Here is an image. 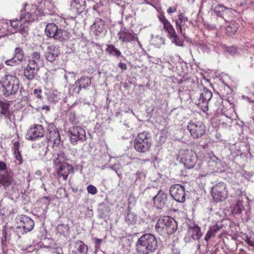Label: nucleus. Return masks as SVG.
Returning <instances> with one entry per match:
<instances>
[{
	"instance_id": "nucleus-4",
	"label": "nucleus",
	"mask_w": 254,
	"mask_h": 254,
	"mask_svg": "<svg viewBox=\"0 0 254 254\" xmlns=\"http://www.w3.org/2000/svg\"><path fill=\"white\" fill-rule=\"evenodd\" d=\"M65 161V154L62 151L57 153V157L53 160L54 168L64 180L67 179L70 171L72 170V166Z\"/></svg>"
},
{
	"instance_id": "nucleus-19",
	"label": "nucleus",
	"mask_w": 254,
	"mask_h": 254,
	"mask_svg": "<svg viewBox=\"0 0 254 254\" xmlns=\"http://www.w3.org/2000/svg\"><path fill=\"white\" fill-rule=\"evenodd\" d=\"M18 227L23 229L22 234L26 233L31 231L34 226V222L33 220L29 217L25 215H21L19 219Z\"/></svg>"
},
{
	"instance_id": "nucleus-16",
	"label": "nucleus",
	"mask_w": 254,
	"mask_h": 254,
	"mask_svg": "<svg viewBox=\"0 0 254 254\" xmlns=\"http://www.w3.org/2000/svg\"><path fill=\"white\" fill-rule=\"evenodd\" d=\"M119 39L122 42H131L134 41H138L137 35L131 30L122 27L118 34Z\"/></svg>"
},
{
	"instance_id": "nucleus-60",
	"label": "nucleus",
	"mask_w": 254,
	"mask_h": 254,
	"mask_svg": "<svg viewBox=\"0 0 254 254\" xmlns=\"http://www.w3.org/2000/svg\"><path fill=\"white\" fill-rule=\"evenodd\" d=\"M157 39L158 40V41L161 45H165V40L163 37H157Z\"/></svg>"
},
{
	"instance_id": "nucleus-40",
	"label": "nucleus",
	"mask_w": 254,
	"mask_h": 254,
	"mask_svg": "<svg viewBox=\"0 0 254 254\" xmlns=\"http://www.w3.org/2000/svg\"><path fill=\"white\" fill-rule=\"evenodd\" d=\"M57 231L61 235H67L69 232V227L66 224H59L57 227Z\"/></svg>"
},
{
	"instance_id": "nucleus-13",
	"label": "nucleus",
	"mask_w": 254,
	"mask_h": 254,
	"mask_svg": "<svg viewBox=\"0 0 254 254\" xmlns=\"http://www.w3.org/2000/svg\"><path fill=\"white\" fill-rule=\"evenodd\" d=\"M212 95L211 91L205 87H203V90H201L198 101L196 104L203 112L206 113L208 111V103Z\"/></svg>"
},
{
	"instance_id": "nucleus-59",
	"label": "nucleus",
	"mask_w": 254,
	"mask_h": 254,
	"mask_svg": "<svg viewBox=\"0 0 254 254\" xmlns=\"http://www.w3.org/2000/svg\"><path fill=\"white\" fill-rule=\"evenodd\" d=\"M177 10L176 7H169L167 9V12L168 13H171L176 12Z\"/></svg>"
},
{
	"instance_id": "nucleus-53",
	"label": "nucleus",
	"mask_w": 254,
	"mask_h": 254,
	"mask_svg": "<svg viewBox=\"0 0 254 254\" xmlns=\"http://www.w3.org/2000/svg\"><path fill=\"white\" fill-rule=\"evenodd\" d=\"M118 67L121 68L122 71L126 70L127 69V65L125 63H120L118 64Z\"/></svg>"
},
{
	"instance_id": "nucleus-37",
	"label": "nucleus",
	"mask_w": 254,
	"mask_h": 254,
	"mask_svg": "<svg viewBox=\"0 0 254 254\" xmlns=\"http://www.w3.org/2000/svg\"><path fill=\"white\" fill-rule=\"evenodd\" d=\"M62 97H63L62 93L55 91L49 96V100L51 102L56 104L61 101Z\"/></svg>"
},
{
	"instance_id": "nucleus-2",
	"label": "nucleus",
	"mask_w": 254,
	"mask_h": 254,
	"mask_svg": "<svg viewBox=\"0 0 254 254\" xmlns=\"http://www.w3.org/2000/svg\"><path fill=\"white\" fill-rule=\"evenodd\" d=\"M2 95L7 97L15 95L19 91L20 81L15 76L7 74L0 81Z\"/></svg>"
},
{
	"instance_id": "nucleus-11",
	"label": "nucleus",
	"mask_w": 254,
	"mask_h": 254,
	"mask_svg": "<svg viewBox=\"0 0 254 254\" xmlns=\"http://www.w3.org/2000/svg\"><path fill=\"white\" fill-rule=\"evenodd\" d=\"M211 194L214 201L218 202L225 200L228 197L226 185L219 182L211 188Z\"/></svg>"
},
{
	"instance_id": "nucleus-51",
	"label": "nucleus",
	"mask_w": 254,
	"mask_h": 254,
	"mask_svg": "<svg viewBox=\"0 0 254 254\" xmlns=\"http://www.w3.org/2000/svg\"><path fill=\"white\" fill-rule=\"evenodd\" d=\"M19 21L16 19L15 20H12L9 21V27H11L13 28H16L18 26Z\"/></svg>"
},
{
	"instance_id": "nucleus-20",
	"label": "nucleus",
	"mask_w": 254,
	"mask_h": 254,
	"mask_svg": "<svg viewBox=\"0 0 254 254\" xmlns=\"http://www.w3.org/2000/svg\"><path fill=\"white\" fill-rule=\"evenodd\" d=\"M60 54V47L55 45H51L46 48L44 51V56L47 61L53 63L59 57Z\"/></svg>"
},
{
	"instance_id": "nucleus-14",
	"label": "nucleus",
	"mask_w": 254,
	"mask_h": 254,
	"mask_svg": "<svg viewBox=\"0 0 254 254\" xmlns=\"http://www.w3.org/2000/svg\"><path fill=\"white\" fill-rule=\"evenodd\" d=\"M44 133L45 130L43 126L36 124L28 129L26 137L28 140L34 141L44 136Z\"/></svg>"
},
{
	"instance_id": "nucleus-63",
	"label": "nucleus",
	"mask_w": 254,
	"mask_h": 254,
	"mask_svg": "<svg viewBox=\"0 0 254 254\" xmlns=\"http://www.w3.org/2000/svg\"><path fill=\"white\" fill-rule=\"evenodd\" d=\"M245 241L249 245L251 243V240L250 238L248 236H247L246 237V239H245Z\"/></svg>"
},
{
	"instance_id": "nucleus-28",
	"label": "nucleus",
	"mask_w": 254,
	"mask_h": 254,
	"mask_svg": "<svg viewBox=\"0 0 254 254\" xmlns=\"http://www.w3.org/2000/svg\"><path fill=\"white\" fill-rule=\"evenodd\" d=\"M51 198L48 196H43L39 198L38 202L41 203L42 205V212L40 214H38L42 218L46 217V214L49 205L50 204Z\"/></svg>"
},
{
	"instance_id": "nucleus-61",
	"label": "nucleus",
	"mask_w": 254,
	"mask_h": 254,
	"mask_svg": "<svg viewBox=\"0 0 254 254\" xmlns=\"http://www.w3.org/2000/svg\"><path fill=\"white\" fill-rule=\"evenodd\" d=\"M42 208V206L41 207H38L35 210V213H36V215H37L39 217H41L40 216H39L38 215V214H40V213L42 212V209H41Z\"/></svg>"
},
{
	"instance_id": "nucleus-17",
	"label": "nucleus",
	"mask_w": 254,
	"mask_h": 254,
	"mask_svg": "<svg viewBox=\"0 0 254 254\" xmlns=\"http://www.w3.org/2000/svg\"><path fill=\"white\" fill-rule=\"evenodd\" d=\"M48 133L46 138L48 141L54 142V145H59L61 142L59 131L54 124H49L47 127Z\"/></svg>"
},
{
	"instance_id": "nucleus-50",
	"label": "nucleus",
	"mask_w": 254,
	"mask_h": 254,
	"mask_svg": "<svg viewBox=\"0 0 254 254\" xmlns=\"http://www.w3.org/2000/svg\"><path fill=\"white\" fill-rule=\"evenodd\" d=\"M214 235H215L212 232V231H211V229H209L204 237L205 241H206L207 242L208 241L209 239L211 237L214 236Z\"/></svg>"
},
{
	"instance_id": "nucleus-1",
	"label": "nucleus",
	"mask_w": 254,
	"mask_h": 254,
	"mask_svg": "<svg viewBox=\"0 0 254 254\" xmlns=\"http://www.w3.org/2000/svg\"><path fill=\"white\" fill-rule=\"evenodd\" d=\"M158 243L156 237L151 234H144L135 243L136 252L139 254H151L157 249Z\"/></svg>"
},
{
	"instance_id": "nucleus-41",
	"label": "nucleus",
	"mask_w": 254,
	"mask_h": 254,
	"mask_svg": "<svg viewBox=\"0 0 254 254\" xmlns=\"http://www.w3.org/2000/svg\"><path fill=\"white\" fill-rule=\"evenodd\" d=\"M69 121L73 125H77L79 123V120L76 116L75 113L74 111L69 112Z\"/></svg>"
},
{
	"instance_id": "nucleus-32",
	"label": "nucleus",
	"mask_w": 254,
	"mask_h": 254,
	"mask_svg": "<svg viewBox=\"0 0 254 254\" xmlns=\"http://www.w3.org/2000/svg\"><path fill=\"white\" fill-rule=\"evenodd\" d=\"M126 222L128 225H133L137 222V216L134 213L131 212L129 207L127 209V215L125 217Z\"/></svg>"
},
{
	"instance_id": "nucleus-62",
	"label": "nucleus",
	"mask_w": 254,
	"mask_h": 254,
	"mask_svg": "<svg viewBox=\"0 0 254 254\" xmlns=\"http://www.w3.org/2000/svg\"><path fill=\"white\" fill-rule=\"evenodd\" d=\"M6 232L5 230H3L2 231V241H6Z\"/></svg>"
},
{
	"instance_id": "nucleus-42",
	"label": "nucleus",
	"mask_w": 254,
	"mask_h": 254,
	"mask_svg": "<svg viewBox=\"0 0 254 254\" xmlns=\"http://www.w3.org/2000/svg\"><path fill=\"white\" fill-rule=\"evenodd\" d=\"M28 25H26L25 23L23 25V23L21 22L19 29V32L24 36H26L28 34Z\"/></svg>"
},
{
	"instance_id": "nucleus-45",
	"label": "nucleus",
	"mask_w": 254,
	"mask_h": 254,
	"mask_svg": "<svg viewBox=\"0 0 254 254\" xmlns=\"http://www.w3.org/2000/svg\"><path fill=\"white\" fill-rule=\"evenodd\" d=\"M179 24L184 25L187 21H188V18L185 17L183 13H180L178 15Z\"/></svg>"
},
{
	"instance_id": "nucleus-54",
	"label": "nucleus",
	"mask_w": 254,
	"mask_h": 254,
	"mask_svg": "<svg viewBox=\"0 0 254 254\" xmlns=\"http://www.w3.org/2000/svg\"><path fill=\"white\" fill-rule=\"evenodd\" d=\"M41 89H35L33 91L34 94L38 98H40L41 96L40 93H41Z\"/></svg>"
},
{
	"instance_id": "nucleus-46",
	"label": "nucleus",
	"mask_w": 254,
	"mask_h": 254,
	"mask_svg": "<svg viewBox=\"0 0 254 254\" xmlns=\"http://www.w3.org/2000/svg\"><path fill=\"white\" fill-rule=\"evenodd\" d=\"M87 190L88 193L93 195L96 194L97 192V190L96 187L92 185H90L87 186Z\"/></svg>"
},
{
	"instance_id": "nucleus-47",
	"label": "nucleus",
	"mask_w": 254,
	"mask_h": 254,
	"mask_svg": "<svg viewBox=\"0 0 254 254\" xmlns=\"http://www.w3.org/2000/svg\"><path fill=\"white\" fill-rule=\"evenodd\" d=\"M175 24H176V28L178 29L179 30L180 33L181 34H182L183 37L184 38H186V34L184 32L183 30V28H182V26H183V25L179 24V21L178 20H176L175 21Z\"/></svg>"
},
{
	"instance_id": "nucleus-55",
	"label": "nucleus",
	"mask_w": 254,
	"mask_h": 254,
	"mask_svg": "<svg viewBox=\"0 0 254 254\" xmlns=\"http://www.w3.org/2000/svg\"><path fill=\"white\" fill-rule=\"evenodd\" d=\"M6 168L7 165L6 163L3 161H0V171L5 170Z\"/></svg>"
},
{
	"instance_id": "nucleus-30",
	"label": "nucleus",
	"mask_w": 254,
	"mask_h": 254,
	"mask_svg": "<svg viewBox=\"0 0 254 254\" xmlns=\"http://www.w3.org/2000/svg\"><path fill=\"white\" fill-rule=\"evenodd\" d=\"M41 61L40 53L38 52H34L31 54L28 64H31V65L39 66V63Z\"/></svg>"
},
{
	"instance_id": "nucleus-39",
	"label": "nucleus",
	"mask_w": 254,
	"mask_h": 254,
	"mask_svg": "<svg viewBox=\"0 0 254 254\" xmlns=\"http://www.w3.org/2000/svg\"><path fill=\"white\" fill-rule=\"evenodd\" d=\"M163 29L166 33H167V37L169 38L171 35L176 33L175 30L173 26L169 21L167 23L163 25Z\"/></svg>"
},
{
	"instance_id": "nucleus-56",
	"label": "nucleus",
	"mask_w": 254,
	"mask_h": 254,
	"mask_svg": "<svg viewBox=\"0 0 254 254\" xmlns=\"http://www.w3.org/2000/svg\"><path fill=\"white\" fill-rule=\"evenodd\" d=\"M102 242V239L96 238L95 239V248H100Z\"/></svg>"
},
{
	"instance_id": "nucleus-18",
	"label": "nucleus",
	"mask_w": 254,
	"mask_h": 254,
	"mask_svg": "<svg viewBox=\"0 0 254 254\" xmlns=\"http://www.w3.org/2000/svg\"><path fill=\"white\" fill-rule=\"evenodd\" d=\"M154 206L158 209H163L168 206V195L161 190H159L157 194L153 197Z\"/></svg>"
},
{
	"instance_id": "nucleus-43",
	"label": "nucleus",
	"mask_w": 254,
	"mask_h": 254,
	"mask_svg": "<svg viewBox=\"0 0 254 254\" xmlns=\"http://www.w3.org/2000/svg\"><path fill=\"white\" fill-rule=\"evenodd\" d=\"M226 52L232 56H235L239 54L237 48L235 46H231L227 47Z\"/></svg>"
},
{
	"instance_id": "nucleus-12",
	"label": "nucleus",
	"mask_w": 254,
	"mask_h": 254,
	"mask_svg": "<svg viewBox=\"0 0 254 254\" xmlns=\"http://www.w3.org/2000/svg\"><path fill=\"white\" fill-rule=\"evenodd\" d=\"M181 160L187 169L194 167L198 161V156L196 152L192 150H185L181 155Z\"/></svg>"
},
{
	"instance_id": "nucleus-27",
	"label": "nucleus",
	"mask_w": 254,
	"mask_h": 254,
	"mask_svg": "<svg viewBox=\"0 0 254 254\" xmlns=\"http://www.w3.org/2000/svg\"><path fill=\"white\" fill-rule=\"evenodd\" d=\"M189 231L191 233V238L193 240H199L201 236L200 227L195 223L191 222L189 225Z\"/></svg>"
},
{
	"instance_id": "nucleus-15",
	"label": "nucleus",
	"mask_w": 254,
	"mask_h": 254,
	"mask_svg": "<svg viewBox=\"0 0 254 254\" xmlns=\"http://www.w3.org/2000/svg\"><path fill=\"white\" fill-rule=\"evenodd\" d=\"M170 193L172 197L179 202H183L185 200V188L181 185H172L170 189Z\"/></svg>"
},
{
	"instance_id": "nucleus-26",
	"label": "nucleus",
	"mask_w": 254,
	"mask_h": 254,
	"mask_svg": "<svg viewBox=\"0 0 254 254\" xmlns=\"http://www.w3.org/2000/svg\"><path fill=\"white\" fill-rule=\"evenodd\" d=\"M10 105L7 101L0 100V115L10 120V117L13 112L10 110Z\"/></svg>"
},
{
	"instance_id": "nucleus-23",
	"label": "nucleus",
	"mask_w": 254,
	"mask_h": 254,
	"mask_svg": "<svg viewBox=\"0 0 254 254\" xmlns=\"http://www.w3.org/2000/svg\"><path fill=\"white\" fill-rule=\"evenodd\" d=\"M39 70V66L31 65V64H28L23 68V75L27 80L31 81L35 78Z\"/></svg>"
},
{
	"instance_id": "nucleus-48",
	"label": "nucleus",
	"mask_w": 254,
	"mask_h": 254,
	"mask_svg": "<svg viewBox=\"0 0 254 254\" xmlns=\"http://www.w3.org/2000/svg\"><path fill=\"white\" fill-rule=\"evenodd\" d=\"M5 64L7 65L13 66L15 64H18L20 63H17L16 59H14V57L10 60H6L5 62Z\"/></svg>"
},
{
	"instance_id": "nucleus-52",
	"label": "nucleus",
	"mask_w": 254,
	"mask_h": 254,
	"mask_svg": "<svg viewBox=\"0 0 254 254\" xmlns=\"http://www.w3.org/2000/svg\"><path fill=\"white\" fill-rule=\"evenodd\" d=\"M242 206H240L239 204H236L234 208V211L236 214H240L242 211Z\"/></svg>"
},
{
	"instance_id": "nucleus-49",
	"label": "nucleus",
	"mask_w": 254,
	"mask_h": 254,
	"mask_svg": "<svg viewBox=\"0 0 254 254\" xmlns=\"http://www.w3.org/2000/svg\"><path fill=\"white\" fill-rule=\"evenodd\" d=\"M158 17L159 20L163 24V25H164L165 24L169 22L168 20L165 17L164 15L162 13H160L158 15Z\"/></svg>"
},
{
	"instance_id": "nucleus-5",
	"label": "nucleus",
	"mask_w": 254,
	"mask_h": 254,
	"mask_svg": "<svg viewBox=\"0 0 254 254\" xmlns=\"http://www.w3.org/2000/svg\"><path fill=\"white\" fill-rule=\"evenodd\" d=\"M45 33L48 37L53 38L61 42L67 41L70 38L69 32L61 28H59L58 26L54 23H50L47 24Z\"/></svg>"
},
{
	"instance_id": "nucleus-21",
	"label": "nucleus",
	"mask_w": 254,
	"mask_h": 254,
	"mask_svg": "<svg viewBox=\"0 0 254 254\" xmlns=\"http://www.w3.org/2000/svg\"><path fill=\"white\" fill-rule=\"evenodd\" d=\"M91 84V78L86 76H81L73 84L71 87L76 93H79L82 89H86Z\"/></svg>"
},
{
	"instance_id": "nucleus-64",
	"label": "nucleus",
	"mask_w": 254,
	"mask_h": 254,
	"mask_svg": "<svg viewBox=\"0 0 254 254\" xmlns=\"http://www.w3.org/2000/svg\"><path fill=\"white\" fill-rule=\"evenodd\" d=\"M35 175L38 177H41L42 175V172L40 170H37L35 172Z\"/></svg>"
},
{
	"instance_id": "nucleus-57",
	"label": "nucleus",
	"mask_w": 254,
	"mask_h": 254,
	"mask_svg": "<svg viewBox=\"0 0 254 254\" xmlns=\"http://www.w3.org/2000/svg\"><path fill=\"white\" fill-rule=\"evenodd\" d=\"M52 253L53 254H63V251L62 249L57 248L53 250Z\"/></svg>"
},
{
	"instance_id": "nucleus-29",
	"label": "nucleus",
	"mask_w": 254,
	"mask_h": 254,
	"mask_svg": "<svg viewBox=\"0 0 254 254\" xmlns=\"http://www.w3.org/2000/svg\"><path fill=\"white\" fill-rule=\"evenodd\" d=\"M11 32V30L9 28V21L3 19L0 20V37L7 35Z\"/></svg>"
},
{
	"instance_id": "nucleus-22",
	"label": "nucleus",
	"mask_w": 254,
	"mask_h": 254,
	"mask_svg": "<svg viewBox=\"0 0 254 254\" xmlns=\"http://www.w3.org/2000/svg\"><path fill=\"white\" fill-rule=\"evenodd\" d=\"M70 247L72 254H87L88 247L82 241H72Z\"/></svg>"
},
{
	"instance_id": "nucleus-44",
	"label": "nucleus",
	"mask_w": 254,
	"mask_h": 254,
	"mask_svg": "<svg viewBox=\"0 0 254 254\" xmlns=\"http://www.w3.org/2000/svg\"><path fill=\"white\" fill-rule=\"evenodd\" d=\"M223 227V225L221 223H217L216 224L212 226L210 229L211 231L214 234V235L218 232Z\"/></svg>"
},
{
	"instance_id": "nucleus-24",
	"label": "nucleus",
	"mask_w": 254,
	"mask_h": 254,
	"mask_svg": "<svg viewBox=\"0 0 254 254\" xmlns=\"http://www.w3.org/2000/svg\"><path fill=\"white\" fill-rule=\"evenodd\" d=\"M91 28L96 36H99L104 31H106L105 22L100 18H96Z\"/></svg>"
},
{
	"instance_id": "nucleus-34",
	"label": "nucleus",
	"mask_w": 254,
	"mask_h": 254,
	"mask_svg": "<svg viewBox=\"0 0 254 254\" xmlns=\"http://www.w3.org/2000/svg\"><path fill=\"white\" fill-rule=\"evenodd\" d=\"M107 47L106 49V52L108 54H109L111 56H115L118 58L121 57V52L118 49H117L113 45H107Z\"/></svg>"
},
{
	"instance_id": "nucleus-6",
	"label": "nucleus",
	"mask_w": 254,
	"mask_h": 254,
	"mask_svg": "<svg viewBox=\"0 0 254 254\" xmlns=\"http://www.w3.org/2000/svg\"><path fill=\"white\" fill-rule=\"evenodd\" d=\"M151 145L150 134L146 131L138 133L134 140V147L138 152L146 153L149 150Z\"/></svg>"
},
{
	"instance_id": "nucleus-38",
	"label": "nucleus",
	"mask_w": 254,
	"mask_h": 254,
	"mask_svg": "<svg viewBox=\"0 0 254 254\" xmlns=\"http://www.w3.org/2000/svg\"><path fill=\"white\" fill-rule=\"evenodd\" d=\"M169 38L170 39L172 43L174 44L176 46L183 47L184 41L179 37L176 32L173 35H171Z\"/></svg>"
},
{
	"instance_id": "nucleus-9",
	"label": "nucleus",
	"mask_w": 254,
	"mask_h": 254,
	"mask_svg": "<svg viewBox=\"0 0 254 254\" xmlns=\"http://www.w3.org/2000/svg\"><path fill=\"white\" fill-rule=\"evenodd\" d=\"M67 136L73 145L83 142L86 140L85 130L79 126H73L68 128Z\"/></svg>"
},
{
	"instance_id": "nucleus-35",
	"label": "nucleus",
	"mask_w": 254,
	"mask_h": 254,
	"mask_svg": "<svg viewBox=\"0 0 254 254\" xmlns=\"http://www.w3.org/2000/svg\"><path fill=\"white\" fill-rule=\"evenodd\" d=\"M24 57V52L22 48L17 47L14 50V59H16L17 63H20Z\"/></svg>"
},
{
	"instance_id": "nucleus-8",
	"label": "nucleus",
	"mask_w": 254,
	"mask_h": 254,
	"mask_svg": "<svg viewBox=\"0 0 254 254\" xmlns=\"http://www.w3.org/2000/svg\"><path fill=\"white\" fill-rule=\"evenodd\" d=\"M0 185L9 193H14L18 190L17 181L13 178L12 173L7 171L0 174Z\"/></svg>"
},
{
	"instance_id": "nucleus-31",
	"label": "nucleus",
	"mask_w": 254,
	"mask_h": 254,
	"mask_svg": "<svg viewBox=\"0 0 254 254\" xmlns=\"http://www.w3.org/2000/svg\"><path fill=\"white\" fill-rule=\"evenodd\" d=\"M230 12V10L221 4H217L214 8V12L218 16L223 17Z\"/></svg>"
},
{
	"instance_id": "nucleus-10",
	"label": "nucleus",
	"mask_w": 254,
	"mask_h": 254,
	"mask_svg": "<svg viewBox=\"0 0 254 254\" xmlns=\"http://www.w3.org/2000/svg\"><path fill=\"white\" fill-rule=\"evenodd\" d=\"M188 129L194 139L202 137L205 133L206 127L203 123L196 120H190L188 125Z\"/></svg>"
},
{
	"instance_id": "nucleus-36",
	"label": "nucleus",
	"mask_w": 254,
	"mask_h": 254,
	"mask_svg": "<svg viewBox=\"0 0 254 254\" xmlns=\"http://www.w3.org/2000/svg\"><path fill=\"white\" fill-rule=\"evenodd\" d=\"M238 25V23L235 22L230 23L226 27V33L228 36L233 35L237 31Z\"/></svg>"
},
{
	"instance_id": "nucleus-7",
	"label": "nucleus",
	"mask_w": 254,
	"mask_h": 254,
	"mask_svg": "<svg viewBox=\"0 0 254 254\" xmlns=\"http://www.w3.org/2000/svg\"><path fill=\"white\" fill-rule=\"evenodd\" d=\"M24 8L21 10V13L20 15L19 19L21 22L23 23L32 22L35 20L36 16H41L44 14L42 7L40 5L36 4H32L31 8L28 12L26 11V7L27 3H25Z\"/></svg>"
},
{
	"instance_id": "nucleus-3",
	"label": "nucleus",
	"mask_w": 254,
	"mask_h": 254,
	"mask_svg": "<svg viewBox=\"0 0 254 254\" xmlns=\"http://www.w3.org/2000/svg\"><path fill=\"white\" fill-rule=\"evenodd\" d=\"M178 228L176 220L171 217L165 216L158 219L155 230L160 235H171L175 233Z\"/></svg>"
},
{
	"instance_id": "nucleus-25",
	"label": "nucleus",
	"mask_w": 254,
	"mask_h": 254,
	"mask_svg": "<svg viewBox=\"0 0 254 254\" xmlns=\"http://www.w3.org/2000/svg\"><path fill=\"white\" fill-rule=\"evenodd\" d=\"M86 0H70V9L77 14L82 13L86 8Z\"/></svg>"
},
{
	"instance_id": "nucleus-33",
	"label": "nucleus",
	"mask_w": 254,
	"mask_h": 254,
	"mask_svg": "<svg viewBox=\"0 0 254 254\" xmlns=\"http://www.w3.org/2000/svg\"><path fill=\"white\" fill-rule=\"evenodd\" d=\"M20 144V142L18 141L14 142L12 150L13 151L15 158L19 161V164H21L22 163V158L20 151H19Z\"/></svg>"
},
{
	"instance_id": "nucleus-58",
	"label": "nucleus",
	"mask_w": 254,
	"mask_h": 254,
	"mask_svg": "<svg viewBox=\"0 0 254 254\" xmlns=\"http://www.w3.org/2000/svg\"><path fill=\"white\" fill-rule=\"evenodd\" d=\"M111 169L115 171L116 174L118 175L119 177H120L121 175V171H119V169L116 168L115 166H112L111 167Z\"/></svg>"
}]
</instances>
